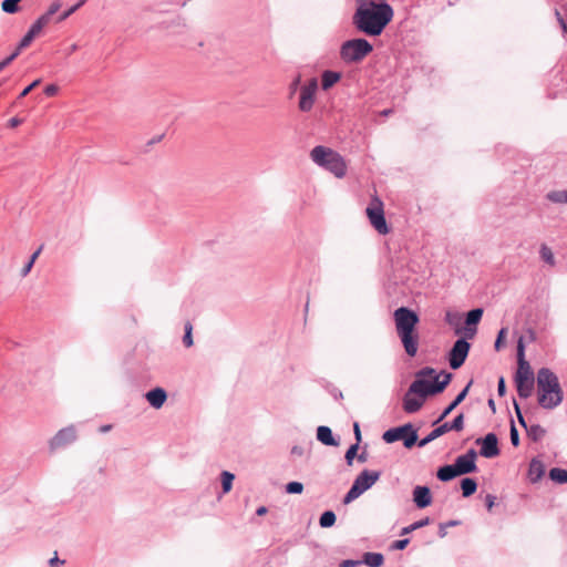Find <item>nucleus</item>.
<instances>
[{
    "label": "nucleus",
    "instance_id": "20",
    "mask_svg": "<svg viewBox=\"0 0 567 567\" xmlns=\"http://www.w3.org/2000/svg\"><path fill=\"white\" fill-rule=\"evenodd\" d=\"M342 78L341 72L333 70H324L320 75L321 90L327 92L333 87Z\"/></svg>",
    "mask_w": 567,
    "mask_h": 567
},
{
    "label": "nucleus",
    "instance_id": "1",
    "mask_svg": "<svg viewBox=\"0 0 567 567\" xmlns=\"http://www.w3.org/2000/svg\"><path fill=\"white\" fill-rule=\"evenodd\" d=\"M353 28L370 38L380 37L393 20L394 10L388 0H354Z\"/></svg>",
    "mask_w": 567,
    "mask_h": 567
},
{
    "label": "nucleus",
    "instance_id": "9",
    "mask_svg": "<svg viewBox=\"0 0 567 567\" xmlns=\"http://www.w3.org/2000/svg\"><path fill=\"white\" fill-rule=\"evenodd\" d=\"M379 471L363 470L353 481L351 487L343 496L342 503L348 505L370 489L380 478Z\"/></svg>",
    "mask_w": 567,
    "mask_h": 567
},
{
    "label": "nucleus",
    "instance_id": "60",
    "mask_svg": "<svg viewBox=\"0 0 567 567\" xmlns=\"http://www.w3.org/2000/svg\"><path fill=\"white\" fill-rule=\"evenodd\" d=\"M357 458L360 463H364L368 460V452L364 450L360 454L357 453Z\"/></svg>",
    "mask_w": 567,
    "mask_h": 567
},
{
    "label": "nucleus",
    "instance_id": "18",
    "mask_svg": "<svg viewBox=\"0 0 567 567\" xmlns=\"http://www.w3.org/2000/svg\"><path fill=\"white\" fill-rule=\"evenodd\" d=\"M76 439V432L74 426H69L59 431L55 436L51 440V449H60L66 444L72 443Z\"/></svg>",
    "mask_w": 567,
    "mask_h": 567
},
{
    "label": "nucleus",
    "instance_id": "21",
    "mask_svg": "<svg viewBox=\"0 0 567 567\" xmlns=\"http://www.w3.org/2000/svg\"><path fill=\"white\" fill-rule=\"evenodd\" d=\"M317 440L326 446H338L339 440L334 437L332 430L327 425H319L317 427Z\"/></svg>",
    "mask_w": 567,
    "mask_h": 567
},
{
    "label": "nucleus",
    "instance_id": "23",
    "mask_svg": "<svg viewBox=\"0 0 567 567\" xmlns=\"http://www.w3.org/2000/svg\"><path fill=\"white\" fill-rule=\"evenodd\" d=\"M311 443L312 442L310 439H305L299 444L292 445V447L290 450V460L292 462H295V460L298 457H300V458L303 457V458L308 460Z\"/></svg>",
    "mask_w": 567,
    "mask_h": 567
},
{
    "label": "nucleus",
    "instance_id": "53",
    "mask_svg": "<svg viewBox=\"0 0 567 567\" xmlns=\"http://www.w3.org/2000/svg\"><path fill=\"white\" fill-rule=\"evenodd\" d=\"M41 83L40 79L34 80L30 85H28L19 95V99L27 96L33 89H35Z\"/></svg>",
    "mask_w": 567,
    "mask_h": 567
},
{
    "label": "nucleus",
    "instance_id": "61",
    "mask_svg": "<svg viewBox=\"0 0 567 567\" xmlns=\"http://www.w3.org/2000/svg\"><path fill=\"white\" fill-rule=\"evenodd\" d=\"M300 84V75H298L290 84L291 92H295Z\"/></svg>",
    "mask_w": 567,
    "mask_h": 567
},
{
    "label": "nucleus",
    "instance_id": "8",
    "mask_svg": "<svg viewBox=\"0 0 567 567\" xmlns=\"http://www.w3.org/2000/svg\"><path fill=\"white\" fill-rule=\"evenodd\" d=\"M382 440L388 444L402 441L403 446L408 450H411L416 444L419 445L417 430L410 422L384 431Z\"/></svg>",
    "mask_w": 567,
    "mask_h": 567
},
{
    "label": "nucleus",
    "instance_id": "44",
    "mask_svg": "<svg viewBox=\"0 0 567 567\" xmlns=\"http://www.w3.org/2000/svg\"><path fill=\"white\" fill-rule=\"evenodd\" d=\"M85 0H80L76 4H74L73 7H71L70 9H68L66 11H64L63 13H61L58 18H56V22H62L64 20H66L71 14H73L78 9H80L83 4H84Z\"/></svg>",
    "mask_w": 567,
    "mask_h": 567
},
{
    "label": "nucleus",
    "instance_id": "15",
    "mask_svg": "<svg viewBox=\"0 0 567 567\" xmlns=\"http://www.w3.org/2000/svg\"><path fill=\"white\" fill-rule=\"evenodd\" d=\"M477 452L475 449H470L466 453L458 455L454 460V466L460 476L477 472L476 465Z\"/></svg>",
    "mask_w": 567,
    "mask_h": 567
},
{
    "label": "nucleus",
    "instance_id": "16",
    "mask_svg": "<svg viewBox=\"0 0 567 567\" xmlns=\"http://www.w3.org/2000/svg\"><path fill=\"white\" fill-rule=\"evenodd\" d=\"M472 383L473 381L471 380L465 388L456 394V396L444 408L440 416L433 422V425L447 417L465 400Z\"/></svg>",
    "mask_w": 567,
    "mask_h": 567
},
{
    "label": "nucleus",
    "instance_id": "59",
    "mask_svg": "<svg viewBox=\"0 0 567 567\" xmlns=\"http://www.w3.org/2000/svg\"><path fill=\"white\" fill-rule=\"evenodd\" d=\"M22 123V121L18 117H12L11 120H9L8 122V125L12 128L19 126L20 124Z\"/></svg>",
    "mask_w": 567,
    "mask_h": 567
},
{
    "label": "nucleus",
    "instance_id": "42",
    "mask_svg": "<svg viewBox=\"0 0 567 567\" xmlns=\"http://www.w3.org/2000/svg\"><path fill=\"white\" fill-rule=\"evenodd\" d=\"M303 492V484L297 481L286 483V494H301Z\"/></svg>",
    "mask_w": 567,
    "mask_h": 567
},
{
    "label": "nucleus",
    "instance_id": "52",
    "mask_svg": "<svg viewBox=\"0 0 567 567\" xmlns=\"http://www.w3.org/2000/svg\"><path fill=\"white\" fill-rule=\"evenodd\" d=\"M555 17H556L557 22L559 23V25L561 28L563 34L565 37H567V22H566V20L563 18V16L560 14V12L558 10H555Z\"/></svg>",
    "mask_w": 567,
    "mask_h": 567
},
{
    "label": "nucleus",
    "instance_id": "36",
    "mask_svg": "<svg viewBox=\"0 0 567 567\" xmlns=\"http://www.w3.org/2000/svg\"><path fill=\"white\" fill-rule=\"evenodd\" d=\"M444 320L447 324H450L451 327H454V330L456 328H461L460 323L462 320V316L458 312L446 311Z\"/></svg>",
    "mask_w": 567,
    "mask_h": 567
},
{
    "label": "nucleus",
    "instance_id": "39",
    "mask_svg": "<svg viewBox=\"0 0 567 567\" xmlns=\"http://www.w3.org/2000/svg\"><path fill=\"white\" fill-rule=\"evenodd\" d=\"M547 198L553 203L567 204V190H554L547 194Z\"/></svg>",
    "mask_w": 567,
    "mask_h": 567
},
{
    "label": "nucleus",
    "instance_id": "43",
    "mask_svg": "<svg viewBox=\"0 0 567 567\" xmlns=\"http://www.w3.org/2000/svg\"><path fill=\"white\" fill-rule=\"evenodd\" d=\"M61 7H62L61 1H59V0L53 1V2L49 6L48 10H47L43 14H41V16H42V17H45V18H47V20H48L49 22H51L52 17H53V16H54V14H55L60 9H61Z\"/></svg>",
    "mask_w": 567,
    "mask_h": 567
},
{
    "label": "nucleus",
    "instance_id": "13",
    "mask_svg": "<svg viewBox=\"0 0 567 567\" xmlns=\"http://www.w3.org/2000/svg\"><path fill=\"white\" fill-rule=\"evenodd\" d=\"M483 309L482 308H473L465 315V326L463 328H456L455 334H463L466 338L473 339L477 332V326L482 320L483 317Z\"/></svg>",
    "mask_w": 567,
    "mask_h": 567
},
{
    "label": "nucleus",
    "instance_id": "31",
    "mask_svg": "<svg viewBox=\"0 0 567 567\" xmlns=\"http://www.w3.org/2000/svg\"><path fill=\"white\" fill-rule=\"evenodd\" d=\"M525 431L528 437L534 442L540 441L546 434V430L539 424H532L528 427H526Z\"/></svg>",
    "mask_w": 567,
    "mask_h": 567
},
{
    "label": "nucleus",
    "instance_id": "26",
    "mask_svg": "<svg viewBox=\"0 0 567 567\" xmlns=\"http://www.w3.org/2000/svg\"><path fill=\"white\" fill-rule=\"evenodd\" d=\"M360 561L369 567H381L384 564V556L381 553L365 551Z\"/></svg>",
    "mask_w": 567,
    "mask_h": 567
},
{
    "label": "nucleus",
    "instance_id": "25",
    "mask_svg": "<svg viewBox=\"0 0 567 567\" xmlns=\"http://www.w3.org/2000/svg\"><path fill=\"white\" fill-rule=\"evenodd\" d=\"M457 476H460V474L453 463L442 465L436 471V477L441 482H450Z\"/></svg>",
    "mask_w": 567,
    "mask_h": 567
},
{
    "label": "nucleus",
    "instance_id": "64",
    "mask_svg": "<svg viewBox=\"0 0 567 567\" xmlns=\"http://www.w3.org/2000/svg\"><path fill=\"white\" fill-rule=\"evenodd\" d=\"M55 564H64V561L63 560L60 561L55 555L52 559H50V565H51V567H54Z\"/></svg>",
    "mask_w": 567,
    "mask_h": 567
},
{
    "label": "nucleus",
    "instance_id": "45",
    "mask_svg": "<svg viewBox=\"0 0 567 567\" xmlns=\"http://www.w3.org/2000/svg\"><path fill=\"white\" fill-rule=\"evenodd\" d=\"M506 336H507V328H502L497 336H496V339H495V342H494V348L496 351H499L504 344H505V340H506Z\"/></svg>",
    "mask_w": 567,
    "mask_h": 567
},
{
    "label": "nucleus",
    "instance_id": "46",
    "mask_svg": "<svg viewBox=\"0 0 567 567\" xmlns=\"http://www.w3.org/2000/svg\"><path fill=\"white\" fill-rule=\"evenodd\" d=\"M460 524H461V522L457 520V519H452V520H449V522H445V523H440L439 524V532H437L439 537L440 538H444L447 535L446 526L455 527V526H458Z\"/></svg>",
    "mask_w": 567,
    "mask_h": 567
},
{
    "label": "nucleus",
    "instance_id": "35",
    "mask_svg": "<svg viewBox=\"0 0 567 567\" xmlns=\"http://www.w3.org/2000/svg\"><path fill=\"white\" fill-rule=\"evenodd\" d=\"M220 476H221L223 493L227 494V493H229L231 491L233 481H234L235 476H234V474H231L228 471L221 472Z\"/></svg>",
    "mask_w": 567,
    "mask_h": 567
},
{
    "label": "nucleus",
    "instance_id": "40",
    "mask_svg": "<svg viewBox=\"0 0 567 567\" xmlns=\"http://www.w3.org/2000/svg\"><path fill=\"white\" fill-rule=\"evenodd\" d=\"M21 0H3L1 9L7 13H16L19 11V3Z\"/></svg>",
    "mask_w": 567,
    "mask_h": 567
},
{
    "label": "nucleus",
    "instance_id": "47",
    "mask_svg": "<svg viewBox=\"0 0 567 567\" xmlns=\"http://www.w3.org/2000/svg\"><path fill=\"white\" fill-rule=\"evenodd\" d=\"M509 439H511V443L513 446H518L519 445V433H518V430L515 425V422L514 420H511V429H509Z\"/></svg>",
    "mask_w": 567,
    "mask_h": 567
},
{
    "label": "nucleus",
    "instance_id": "5",
    "mask_svg": "<svg viewBox=\"0 0 567 567\" xmlns=\"http://www.w3.org/2000/svg\"><path fill=\"white\" fill-rule=\"evenodd\" d=\"M517 370L514 375L517 394L520 399H528L534 390L535 377L529 362L525 358L524 337H519L516 346Z\"/></svg>",
    "mask_w": 567,
    "mask_h": 567
},
{
    "label": "nucleus",
    "instance_id": "29",
    "mask_svg": "<svg viewBox=\"0 0 567 567\" xmlns=\"http://www.w3.org/2000/svg\"><path fill=\"white\" fill-rule=\"evenodd\" d=\"M337 515L333 511L327 509L319 517V525L321 528H330L336 524Z\"/></svg>",
    "mask_w": 567,
    "mask_h": 567
},
{
    "label": "nucleus",
    "instance_id": "49",
    "mask_svg": "<svg viewBox=\"0 0 567 567\" xmlns=\"http://www.w3.org/2000/svg\"><path fill=\"white\" fill-rule=\"evenodd\" d=\"M513 405H514V410H515L519 425L526 430V427H528L529 425H527V422L523 415L522 409L516 400H514Z\"/></svg>",
    "mask_w": 567,
    "mask_h": 567
},
{
    "label": "nucleus",
    "instance_id": "56",
    "mask_svg": "<svg viewBox=\"0 0 567 567\" xmlns=\"http://www.w3.org/2000/svg\"><path fill=\"white\" fill-rule=\"evenodd\" d=\"M59 92V86L55 85V84H49L44 87V93L48 95V96H54L56 95Z\"/></svg>",
    "mask_w": 567,
    "mask_h": 567
},
{
    "label": "nucleus",
    "instance_id": "24",
    "mask_svg": "<svg viewBox=\"0 0 567 567\" xmlns=\"http://www.w3.org/2000/svg\"><path fill=\"white\" fill-rule=\"evenodd\" d=\"M145 396L148 403L155 409L162 408L167 399L166 392L162 388H155L148 391Z\"/></svg>",
    "mask_w": 567,
    "mask_h": 567
},
{
    "label": "nucleus",
    "instance_id": "58",
    "mask_svg": "<svg viewBox=\"0 0 567 567\" xmlns=\"http://www.w3.org/2000/svg\"><path fill=\"white\" fill-rule=\"evenodd\" d=\"M353 433H354V437H355V443H358L360 445L362 435H361V430H360V425L358 422H354V424H353Z\"/></svg>",
    "mask_w": 567,
    "mask_h": 567
},
{
    "label": "nucleus",
    "instance_id": "51",
    "mask_svg": "<svg viewBox=\"0 0 567 567\" xmlns=\"http://www.w3.org/2000/svg\"><path fill=\"white\" fill-rule=\"evenodd\" d=\"M35 38L33 35H31L29 32H27L25 35L21 39V41L18 44L19 49H23V50L27 49L32 43V41Z\"/></svg>",
    "mask_w": 567,
    "mask_h": 567
},
{
    "label": "nucleus",
    "instance_id": "17",
    "mask_svg": "<svg viewBox=\"0 0 567 567\" xmlns=\"http://www.w3.org/2000/svg\"><path fill=\"white\" fill-rule=\"evenodd\" d=\"M413 503L420 509H423L431 505L432 493L426 485H416L412 491Z\"/></svg>",
    "mask_w": 567,
    "mask_h": 567
},
{
    "label": "nucleus",
    "instance_id": "2",
    "mask_svg": "<svg viewBox=\"0 0 567 567\" xmlns=\"http://www.w3.org/2000/svg\"><path fill=\"white\" fill-rule=\"evenodd\" d=\"M393 320L396 334L405 353L411 358L415 357L420 342V336L416 330L420 322L419 315L414 310L402 306L394 310Z\"/></svg>",
    "mask_w": 567,
    "mask_h": 567
},
{
    "label": "nucleus",
    "instance_id": "14",
    "mask_svg": "<svg viewBox=\"0 0 567 567\" xmlns=\"http://www.w3.org/2000/svg\"><path fill=\"white\" fill-rule=\"evenodd\" d=\"M475 444L481 446L480 455L485 458H494L501 454L498 437L494 432L477 437Z\"/></svg>",
    "mask_w": 567,
    "mask_h": 567
},
{
    "label": "nucleus",
    "instance_id": "41",
    "mask_svg": "<svg viewBox=\"0 0 567 567\" xmlns=\"http://www.w3.org/2000/svg\"><path fill=\"white\" fill-rule=\"evenodd\" d=\"M360 445L358 443H353L349 446L344 454V460L347 465L351 466L353 464V460L357 457V453L359 451Z\"/></svg>",
    "mask_w": 567,
    "mask_h": 567
},
{
    "label": "nucleus",
    "instance_id": "57",
    "mask_svg": "<svg viewBox=\"0 0 567 567\" xmlns=\"http://www.w3.org/2000/svg\"><path fill=\"white\" fill-rule=\"evenodd\" d=\"M495 501H496V496H494L492 494H487L485 496V506H486L487 511H492V508L495 505Z\"/></svg>",
    "mask_w": 567,
    "mask_h": 567
},
{
    "label": "nucleus",
    "instance_id": "10",
    "mask_svg": "<svg viewBox=\"0 0 567 567\" xmlns=\"http://www.w3.org/2000/svg\"><path fill=\"white\" fill-rule=\"evenodd\" d=\"M365 213L370 224L380 235H386L390 233V227L388 226L384 216L383 203L378 197H374L371 200Z\"/></svg>",
    "mask_w": 567,
    "mask_h": 567
},
{
    "label": "nucleus",
    "instance_id": "22",
    "mask_svg": "<svg viewBox=\"0 0 567 567\" xmlns=\"http://www.w3.org/2000/svg\"><path fill=\"white\" fill-rule=\"evenodd\" d=\"M545 465L544 463L538 460L537 457H534L528 466V478L529 481L535 484L539 482L543 476L545 475Z\"/></svg>",
    "mask_w": 567,
    "mask_h": 567
},
{
    "label": "nucleus",
    "instance_id": "34",
    "mask_svg": "<svg viewBox=\"0 0 567 567\" xmlns=\"http://www.w3.org/2000/svg\"><path fill=\"white\" fill-rule=\"evenodd\" d=\"M429 524H430V518L424 517L420 520H416V522L410 524L409 526L403 527L400 532V535L401 536L408 535L416 529L427 526Z\"/></svg>",
    "mask_w": 567,
    "mask_h": 567
},
{
    "label": "nucleus",
    "instance_id": "28",
    "mask_svg": "<svg viewBox=\"0 0 567 567\" xmlns=\"http://www.w3.org/2000/svg\"><path fill=\"white\" fill-rule=\"evenodd\" d=\"M462 496L467 498L472 496L477 489V482L473 477H464L460 482Z\"/></svg>",
    "mask_w": 567,
    "mask_h": 567
},
{
    "label": "nucleus",
    "instance_id": "27",
    "mask_svg": "<svg viewBox=\"0 0 567 567\" xmlns=\"http://www.w3.org/2000/svg\"><path fill=\"white\" fill-rule=\"evenodd\" d=\"M447 433V429L445 427L444 423L434 427L426 436L419 440V447H424L437 437L444 435Z\"/></svg>",
    "mask_w": 567,
    "mask_h": 567
},
{
    "label": "nucleus",
    "instance_id": "33",
    "mask_svg": "<svg viewBox=\"0 0 567 567\" xmlns=\"http://www.w3.org/2000/svg\"><path fill=\"white\" fill-rule=\"evenodd\" d=\"M447 432L455 431L460 432L464 427V414L458 413L451 422H444Z\"/></svg>",
    "mask_w": 567,
    "mask_h": 567
},
{
    "label": "nucleus",
    "instance_id": "3",
    "mask_svg": "<svg viewBox=\"0 0 567 567\" xmlns=\"http://www.w3.org/2000/svg\"><path fill=\"white\" fill-rule=\"evenodd\" d=\"M451 372L442 371L440 374L434 368L424 367L415 373L414 381L410 384V393L429 398L442 393L452 380Z\"/></svg>",
    "mask_w": 567,
    "mask_h": 567
},
{
    "label": "nucleus",
    "instance_id": "50",
    "mask_svg": "<svg viewBox=\"0 0 567 567\" xmlns=\"http://www.w3.org/2000/svg\"><path fill=\"white\" fill-rule=\"evenodd\" d=\"M410 544V538H402V539H398V540H394L390 548L392 550H403L408 547V545Z\"/></svg>",
    "mask_w": 567,
    "mask_h": 567
},
{
    "label": "nucleus",
    "instance_id": "63",
    "mask_svg": "<svg viewBox=\"0 0 567 567\" xmlns=\"http://www.w3.org/2000/svg\"><path fill=\"white\" fill-rule=\"evenodd\" d=\"M10 59L6 58L0 62V72L10 64Z\"/></svg>",
    "mask_w": 567,
    "mask_h": 567
},
{
    "label": "nucleus",
    "instance_id": "12",
    "mask_svg": "<svg viewBox=\"0 0 567 567\" xmlns=\"http://www.w3.org/2000/svg\"><path fill=\"white\" fill-rule=\"evenodd\" d=\"M318 91V80L317 78H311L307 84L300 87L298 107L301 112H309L312 110L316 93Z\"/></svg>",
    "mask_w": 567,
    "mask_h": 567
},
{
    "label": "nucleus",
    "instance_id": "30",
    "mask_svg": "<svg viewBox=\"0 0 567 567\" xmlns=\"http://www.w3.org/2000/svg\"><path fill=\"white\" fill-rule=\"evenodd\" d=\"M549 478L557 484H567V470L553 467L548 473Z\"/></svg>",
    "mask_w": 567,
    "mask_h": 567
},
{
    "label": "nucleus",
    "instance_id": "55",
    "mask_svg": "<svg viewBox=\"0 0 567 567\" xmlns=\"http://www.w3.org/2000/svg\"><path fill=\"white\" fill-rule=\"evenodd\" d=\"M362 564L360 560L344 559L340 563L339 567H358Z\"/></svg>",
    "mask_w": 567,
    "mask_h": 567
},
{
    "label": "nucleus",
    "instance_id": "54",
    "mask_svg": "<svg viewBox=\"0 0 567 567\" xmlns=\"http://www.w3.org/2000/svg\"><path fill=\"white\" fill-rule=\"evenodd\" d=\"M497 393L499 396H504L506 394V382L504 377H499L497 381Z\"/></svg>",
    "mask_w": 567,
    "mask_h": 567
},
{
    "label": "nucleus",
    "instance_id": "38",
    "mask_svg": "<svg viewBox=\"0 0 567 567\" xmlns=\"http://www.w3.org/2000/svg\"><path fill=\"white\" fill-rule=\"evenodd\" d=\"M540 258L548 265L554 266L555 265V257L549 247H547L545 244L540 246L539 250Z\"/></svg>",
    "mask_w": 567,
    "mask_h": 567
},
{
    "label": "nucleus",
    "instance_id": "6",
    "mask_svg": "<svg viewBox=\"0 0 567 567\" xmlns=\"http://www.w3.org/2000/svg\"><path fill=\"white\" fill-rule=\"evenodd\" d=\"M310 158L315 164L329 171L338 178L346 175L347 166L343 157L330 147L323 145L315 146L310 152Z\"/></svg>",
    "mask_w": 567,
    "mask_h": 567
},
{
    "label": "nucleus",
    "instance_id": "19",
    "mask_svg": "<svg viewBox=\"0 0 567 567\" xmlns=\"http://www.w3.org/2000/svg\"><path fill=\"white\" fill-rule=\"evenodd\" d=\"M425 400H426V398L417 396L415 393H410V388H409L403 396V400H402V405H403L404 412H406L409 414L416 413L419 410H421Z\"/></svg>",
    "mask_w": 567,
    "mask_h": 567
},
{
    "label": "nucleus",
    "instance_id": "7",
    "mask_svg": "<svg viewBox=\"0 0 567 567\" xmlns=\"http://www.w3.org/2000/svg\"><path fill=\"white\" fill-rule=\"evenodd\" d=\"M372 51L373 45L365 38H353L341 43L339 54L344 63L352 64L362 62Z\"/></svg>",
    "mask_w": 567,
    "mask_h": 567
},
{
    "label": "nucleus",
    "instance_id": "32",
    "mask_svg": "<svg viewBox=\"0 0 567 567\" xmlns=\"http://www.w3.org/2000/svg\"><path fill=\"white\" fill-rule=\"evenodd\" d=\"M50 22L47 20L45 17L40 16L30 27L29 33L33 35L34 38L39 37L43 29L49 24Z\"/></svg>",
    "mask_w": 567,
    "mask_h": 567
},
{
    "label": "nucleus",
    "instance_id": "37",
    "mask_svg": "<svg viewBox=\"0 0 567 567\" xmlns=\"http://www.w3.org/2000/svg\"><path fill=\"white\" fill-rule=\"evenodd\" d=\"M42 248L43 246L41 245L30 257V260L29 262L21 269V276L22 277H27L29 275V272L31 271L35 260L38 259V257L40 256L41 251H42Z\"/></svg>",
    "mask_w": 567,
    "mask_h": 567
},
{
    "label": "nucleus",
    "instance_id": "62",
    "mask_svg": "<svg viewBox=\"0 0 567 567\" xmlns=\"http://www.w3.org/2000/svg\"><path fill=\"white\" fill-rule=\"evenodd\" d=\"M22 50L23 49H19V47H17V49L13 51V53L8 56V59H10V62L16 60Z\"/></svg>",
    "mask_w": 567,
    "mask_h": 567
},
{
    "label": "nucleus",
    "instance_id": "4",
    "mask_svg": "<svg viewBox=\"0 0 567 567\" xmlns=\"http://www.w3.org/2000/svg\"><path fill=\"white\" fill-rule=\"evenodd\" d=\"M537 402L546 410H554L564 400L558 377L549 368H540L536 377Z\"/></svg>",
    "mask_w": 567,
    "mask_h": 567
},
{
    "label": "nucleus",
    "instance_id": "11",
    "mask_svg": "<svg viewBox=\"0 0 567 567\" xmlns=\"http://www.w3.org/2000/svg\"><path fill=\"white\" fill-rule=\"evenodd\" d=\"M468 339L470 338H466L465 336L460 337L455 340L447 352V361L452 370L460 369L466 361L471 350V343L467 341Z\"/></svg>",
    "mask_w": 567,
    "mask_h": 567
},
{
    "label": "nucleus",
    "instance_id": "48",
    "mask_svg": "<svg viewBox=\"0 0 567 567\" xmlns=\"http://www.w3.org/2000/svg\"><path fill=\"white\" fill-rule=\"evenodd\" d=\"M193 326L190 322L185 323V336L183 338V342L185 347L189 348L193 346Z\"/></svg>",
    "mask_w": 567,
    "mask_h": 567
}]
</instances>
